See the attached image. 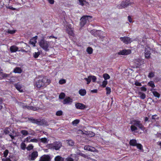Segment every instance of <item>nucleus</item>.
I'll list each match as a JSON object with an SVG mask.
<instances>
[{
	"label": "nucleus",
	"instance_id": "nucleus-1",
	"mask_svg": "<svg viewBox=\"0 0 161 161\" xmlns=\"http://www.w3.org/2000/svg\"><path fill=\"white\" fill-rule=\"evenodd\" d=\"M1 130L4 132L5 135H8L12 139L19 136V132L15 131L11 126L6 127L4 129H1Z\"/></svg>",
	"mask_w": 161,
	"mask_h": 161
},
{
	"label": "nucleus",
	"instance_id": "nucleus-2",
	"mask_svg": "<svg viewBox=\"0 0 161 161\" xmlns=\"http://www.w3.org/2000/svg\"><path fill=\"white\" fill-rule=\"evenodd\" d=\"M130 123L132 124L130 129L133 131L137 130L136 126L142 130H144L145 129V127L143 125L141 122L138 120H132L131 121Z\"/></svg>",
	"mask_w": 161,
	"mask_h": 161
},
{
	"label": "nucleus",
	"instance_id": "nucleus-3",
	"mask_svg": "<svg viewBox=\"0 0 161 161\" xmlns=\"http://www.w3.org/2000/svg\"><path fill=\"white\" fill-rule=\"evenodd\" d=\"M50 83V80L47 77H44L42 79H39L36 82L35 86L37 88L46 86Z\"/></svg>",
	"mask_w": 161,
	"mask_h": 161
},
{
	"label": "nucleus",
	"instance_id": "nucleus-4",
	"mask_svg": "<svg viewBox=\"0 0 161 161\" xmlns=\"http://www.w3.org/2000/svg\"><path fill=\"white\" fill-rule=\"evenodd\" d=\"M29 120L33 123L39 125H47V121L44 119H35L34 118L30 119Z\"/></svg>",
	"mask_w": 161,
	"mask_h": 161
},
{
	"label": "nucleus",
	"instance_id": "nucleus-5",
	"mask_svg": "<svg viewBox=\"0 0 161 161\" xmlns=\"http://www.w3.org/2000/svg\"><path fill=\"white\" fill-rule=\"evenodd\" d=\"M39 44L40 46L45 51H48L49 50L48 48L50 45V43L49 42L42 39L39 42Z\"/></svg>",
	"mask_w": 161,
	"mask_h": 161
},
{
	"label": "nucleus",
	"instance_id": "nucleus-6",
	"mask_svg": "<svg viewBox=\"0 0 161 161\" xmlns=\"http://www.w3.org/2000/svg\"><path fill=\"white\" fill-rule=\"evenodd\" d=\"M92 17L90 16H84L80 19V25L81 27L83 26L86 24L92 21Z\"/></svg>",
	"mask_w": 161,
	"mask_h": 161
},
{
	"label": "nucleus",
	"instance_id": "nucleus-7",
	"mask_svg": "<svg viewBox=\"0 0 161 161\" xmlns=\"http://www.w3.org/2000/svg\"><path fill=\"white\" fill-rule=\"evenodd\" d=\"M62 144L59 142H56L50 145V148L55 149L56 150H58L61 147Z\"/></svg>",
	"mask_w": 161,
	"mask_h": 161
},
{
	"label": "nucleus",
	"instance_id": "nucleus-8",
	"mask_svg": "<svg viewBox=\"0 0 161 161\" xmlns=\"http://www.w3.org/2000/svg\"><path fill=\"white\" fill-rule=\"evenodd\" d=\"M17 103L20 106L24 108H26L29 110H32L33 111H36L37 110V108L36 107H34L32 106H26L24 104V103L21 102H18Z\"/></svg>",
	"mask_w": 161,
	"mask_h": 161
},
{
	"label": "nucleus",
	"instance_id": "nucleus-9",
	"mask_svg": "<svg viewBox=\"0 0 161 161\" xmlns=\"http://www.w3.org/2000/svg\"><path fill=\"white\" fill-rule=\"evenodd\" d=\"M20 133L22 134V136L24 137L29 135H34L35 133L33 130L27 131L25 130H21Z\"/></svg>",
	"mask_w": 161,
	"mask_h": 161
},
{
	"label": "nucleus",
	"instance_id": "nucleus-10",
	"mask_svg": "<svg viewBox=\"0 0 161 161\" xmlns=\"http://www.w3.org/2000/svg\"><path fill=\"white\" fill-rule=\"evenodd\" d=\"M120 40L125 44H128L130 43L132 41L129 37L127 36L121 37Z\"/></svg>",
	"mask_w": 161,
	"mask_h": 161
},
{
	"label": "nucleus",
	"instance_id": "nucleus-11",
	"mask_svg": "<svg viewBox=\"0 0 161 161\" xmlns=\"http://www.w3.org/2000/svg\"><path fill=\"white\" fill-rule=\"evenodd\" d=\"M66 28L67 32L69 35L72 36H74V34L71 25L67 24Z\"/></svg>",
	"mask_w": 161,
	"mask_h": 161
},
{
	"label": "nucleus",
	"instance_id": "nucleus-12",
	"mask_svg": "<svg viewBox=\"0 0 161 161\" xmlns=\"http://www.w3.org/2000/svg\"><path fill=\"white\" fill-rule=\"evenodd\" d=\"M73 102V99L69 97H66L63 100V103L64 104H70Z\"/></svg>",
	"mask_w": 161,
	"mask_h": 161
},
{
	"label": "nucleus",
	"instance_id": "nucleus-13",
	"mask_svg": "<svg viewBox=\"0 0 161 161\" xmlns=\"http://www.w3.org/2000/svg\"><path fill=\"white\" fill-rule=\"evenodd\" d=\"M151 54V49L149 47L146 48L145 52V58H149L150 57Z\"/></svg>",
	"mask_w": 161,
	"mask_h": 161
},
{
	"label": "nucleus",
	"instance_id": "nucleus-14",
	"mask_svg": "<svg viewBox=\"0 0 161 161\" xmlns=\"http://www.w3.org/2000/svg\"><path fill=\"white\" fill-rule=\"evenodd\" d=\"M131 52L130 50H123L122 51H120L118 53V54L119 55H127L130 54Z\"/></svg>",
	"mask_w": 161,
	"mask_h": 161
},
{
	"label": "nucleus",
	"instance_id": "nucleus-15",
	"mask_svg": "<svg viewBox=\"0 0 161 161\" xmlns=\"http://www.w3.org/2000/svg\"><path fill=\"white\" fill-rule=\"evenodd\" d=\"M75 106L77 108L80 109H84L86 108V106L85 105L80 103H76Z\"/></svg>",
	"mask_w": 161,
	"mask_h": 161
},
{
	"label": "nucleus",
	"instance_id": "nucleus-16",
	"mask_svg": "<svg viewBox=\"0 0 161 161\" xmlns=\"http://www.w3.org/2000/svg\"><path fill=\"white\" fill-rule=\"evenodd\" d=\"M51 158L48 155H44L41 157L39 161H50Z\"/></svg>",
	"mask_w": 161,
	"mask_h": 161
},
{
	"label": "nucleus",
	"instance_id": "nucleus-17",
	"mask_svg": "<svg viewBox=\"0 0 161 161\" xmlns=\"http://www.w3.org/2000/svg\"><path fill=\"white\" fill-rule=\"evenodd\" d=\"M84 149L85 150L93 152H95L96 150L95 148L90 146H85L84 147Z\"/></svg>",
	"mask_w": 161,
	"mask_h": 161
},
{
	"label": "nucleus",
	"instance_id": "nucleus-18",
	"mask_svg": "<svg viewBox=\"0 0 161 161\" xmlns=\"http://www.w3.org/2000/svg\"><path fill=\"white\" fill-rule=\"evenodd\" d=\"M37 38V36H36L31 39L30 43L32 45L33 47H35V44L37 42L36 40Z\"/></svg>",
	"mask_w": 161,
	"mask_h": 161
},
{
	"label": "nucleus",
	"instance_id": "nucleus-19",
	"mask_svg": "<svg viewBox=\"0 0 161 161\" xmlns=\"http://www.w3.org/2000/svg\"><path fill=\"white\" fill-rule=\"evenodd\" d=\"M38 152L36 151H35L33 152L30 156L31 157L32 160H35L38 156Z\"/></svg>",
	"mask_w": 161,
	"mask_h": 161
},
{
	"label": "nucleus",
	"instance_id": "nucleus-20",
	"mask_svg": "<svg viewBox=\"0 0 161 161\" xmlns=\"http://www.w3.org/2000/svg\"><path fill=\"white\" fill-rule=\"evenodd\" d=\"M10 50L12 53L18 51V47L15 45H13L10 47Z\"/></svg>",
	"mask_w": 161,
	"mask_h": 161
},
{
	"label": "nucleus",
	"instance_id": "nucleus-21",
	"mask_svg": "<svg viewBox=\"0 0 161 161\" xmlns=\"http://www.w3.org/2000/svg\"><path fill=\"white\" fill-rule=\"evenodd\" d=\"M143 61L140 59H137L135 60V63L136 64V67H139L143 64Z\"/></svg>",
	"mask_w": 161,
	"mask_h": 161
},
{
	"label": "nucleus",
	"instance_id": "nucleus-22",
	"mask_svg": "<svg viewBox=\"0 0 161 161\" xmlns=\"http://www.w3.org/2000/svg\"><path fill=\"white\" fill-rule=\"evenodd\" d=\"M79 93L81 96H84L86 94V92L85 89H81L79 91Z\"/></svg>",
	"mask_w": 161,
	"mask_h": 161
},
{
	"label": "nucleus",
	"instance_id": "nucleus-23",
	"mask_svg": "<svg viewBox=\"0 0 161 161\" xmlns=\"http://www.w3.org/2000/svg\"><path fill=\"white\" fill-rule=\"evenodd\" d=\"M13 4L14 5H20V3H19L17 0H9V4Z\"/></svg>",
	"mask_w": 161,
	"mask_h": 161
},
{
	"label": "nucleus",
	"instance_id": "nucleus-24",
	"mask_svg": "<svg viewBox=\"0 0 161 161\" xmlns=\"http://www.w3.org/2000/svg\"><path fill=\"white\" fill-rule=\"evenodd\" d=\"M54 161H64V159L60 156H58L55 157Z\"/></svg>",
	"mask_w": 161,
	"mask_h": 161
},
{
	"label": "nucleus",
	"instance_id": "nucleus-25",
	"mask_svg": "<svg viewBox=\"0 0 161 161\" xmlns=\"http://www.w3.org/2000/svg\"><path fill=\"white\" fill-rule=\"evenodd\" d=\"M15 86L16 89L20 92H23V89L20 85L17 84L15 85Z\"/></svg>",
	"mask_w": 161,
	"mask_h": 161
},
{
	"label": "nucleus",
	"instance_id": "nucleus-26",
	"mask_svg": "<svg viewBox=\"0 0 161 161\" xmlns=\"http://www.w3.org/2000/svg\"><path fill=\"white\" fill-rule=\"evenodd\" d=\"M129 143L130 145L133 146H136L137 144L136 141L135 139H132L130 141Z\"/></svg>",
	"mask_w": 161,
	"mask_h": 161
},
{
	"label": "nucleus",
	"instance_id": "nucleus-27",
	"mask_svg": "<svg viewBox=\"0 0 161 161\" xmlns=\"http://www.w3.org/2000/svg\"><path fill=\"white\" fill-rule=\"evenodd\" d=\"M22 70L19 67L15 68L14 71L13 72L15 73H21Z\"/></svg>",
	"mask_w": 161,
	"mask_h": 161
},
{
	"label": "nucleus",
	"instance_id": "nucleus-28",
	"mask_svg": "<svg viewBox=\"0 0 161 161\" xmlns=\"http://www.w3.org/2000/svg\"><path fill=\"white\" fill-rule=\"evenodd\" d=\"M118 7L119 8H124L126 7L127 5H126L125 2L123 1L121 4L120 5H118Z\"/></svg>",
	"mask_w": 161,
	"mask_h": 161
},
{
	"label": "nucleus",
	"instance_id": "nucleus-29",
	"mask_svg": "<svg viewBox=\"0 0 161 161\" xmlns=\"http://www.w3.org/2000/svg\"><path fill=\"white\" fill-rule=\"evenodd\" d=\"M32 137L31 136H28L25 139L24 142H31V140Z\"/></svg>",
	"mask_w": 161,
	"mask_h": 161
},
{
	"label": "nucleus",
	"instance_id": "nucleus-30",
	"mask_svg": "<svg viewBox=\"0 0 161 161\" xmlns=\"http://www.w3.org/2000/svg\"><path fill=\"white\" fill-rule=\"evenodd\" d=\"M138 94L140 95V97L142 99H144L146 98V95L144 93L139 92Z\"/></svg>",
	"mask_w": 161,
	"mask_h": 161
},
{
	"label": "nucleus",
	"instance_id": "nucleus-31",
	"mask_svg": "<svg viewBox=\"0 0 161 161\" xmlns=\"http://www.w3.org/2000/svg\"><path fill=\"white\" fill-rule=\"evenodd\" d=\"M152 92L154 96L158 98L159 97L160 94L158 92L155 91H153Z\"/></svg>",
	"mask_w": 161,
	"mask_h": 161
},
{
	"label": "nucleus",
	"instance_id": "nucleus-32",
	"mask_svg": "<svg viewBox=\"0 0 161 161\" xmlns=\"http://www.w3.org/2000/svg\"><path fill=\"white\" fill-rule=\"evenodd\" d=\"M101 32L100 30H96V32H95V36H98L100 38H101L100 34H101Z\"/></svg>",
	"mask_w": 161,
	"mask_h": 161
},
{
	"label": "nucleus",
	"instance_id": "nucleus-33",
	"mask_svg": "<svg viewBox=\"0 0 161 161\" xmlns=\"http://www.w3.org/2000/svg\"><path fill=\"white\" fill-rule=\"evenodd\" d=\"M84 79L87 81V84H89L91 81V75L89 76L88 78H85Z\"/></svg>",
	"mask_w": 161,
	"mask_h": 161
},
{
	"label": "nucleus",
	"instance_id": "nucleus-34",
	"mask_svg": "<svg viewBox=\"0 0 161 161\" xmlns=\"http://www.w3.org/2000/svg\"><path fill=\"white\" fill-rule=\"evenodd\" d=\"M33 147H34L32 144H30L26 148L28 151H30L33 149Z\"/></svg>",
	"mask_w": 161,
	"mask_h": 161
},
{
	"label": "nucleus",
	"instance_id": "nucleus-35",
	"mask_svg": "<svg viewBox=\"0 0 161 161\" xmlns=\"http://www.w3.org/2000/svg\"><path fill=\"white\" fill-rule=\"evenodd\" d=\"M148 85L150 86L151 87L153 88H154L155 87V85L153 82L150 81L148 83Z\"/></svg>",
	"mask_w": 161,
	"mask_h": 161
},
{
	"label": "nucleus",
	"instance_id": "nucleus-36",
	"mask_svg": "<svg viewBox=\"0 0 161 161\" xmlns=\"http://www.w3.org/2000/svg\"><path fill=\"white\" fill-rule=\"evenodd\" d=\"M40 140V141L44 143H47V139L45 138H42L41 139H39V141Z\"/></svg>",
	"mask_w": 161,
	"mask_h": 161
},
{
	"label": "nucleus",
	"instance_id": "nucleus-37",
	"mask_svg": "<svg viewBox=\"0 0 161 161\" xmlns=\"http://www.w3.org/2000/svg\"><path fill=\"white\" fill-rule=\"evenodd\" d=\"M103 77L105 80L109 79L110 78L109 75L107 73H105L103 74Z\"/></svg>",
	"mask_w": 161,
	"mask_h": 161
},
{
	"label": "nucleus",
	"instance_id": "nucleus-38",
	"mask_svg": "<svg viewBox=\"0 0 161 161\" xmlns=\"http://www.w3.org/2000/svg\"><path fill=\"white\" fill-rule=\"evenodd\" d=\"M26 145L24 142H22L20 144L21 148L23 150H25L26 148Z\"/></svg>",
	"mask_w": 161,
	"mask_h": 161
},
{
	"label": "nucleus",
	"instance_id": "nucleus-39",
	"mask_svg": "<svg viewBox=\"0 0 161 161\" xmlns=\"http://www.w3.org/2000/svg\"><path fill=\"white\" fill-rule=\"evenodd\" d=\"M108 84V81L106 80H104L102 82L101 86L103 87H105Z\"/></svg>",
	"mask_w": 161,
	"mask_h": 161
},
{
	"label": "nucleus",
	"instance_id": "nucleus-40",
	"mask_svg": "<svg viewBox=\"0 0 161 161\" xmlns=\"http://www.w3.org/2000/svg\"><path fill=\"white\" fill-rule=\"evenodd\" d=\"M40 52H35L33 53V57L35 58H36L38 57L40 55Z\"/></svg>",
	"mask_w": 161,
	"mask_h": 161
},
{
	"label": "nucleus",
	"instance_id": "nucleus-41",
	"mask_svg": "<svg viewBox=\"0 0 161 161\" xmlns=\"http://www.w3.org/2000/svg\"><path fill=\"white\" fill-rule=\"evenodd\" d=\"M86 51L89 54H91L92 53L93 50L91 47H88Z\"/></svg>",
	"mask_w": 161,
	"mask_h": 161
},
{
	"label": "nucleus",
	"instance_id": "nucleus-42",
	"mask_svg": "<svg viewBox=\"0 0 161 161\" xmlns=\"http://www.w3.org/2000/svg\"><path fill=\"white\" fill-rule=\"evenodd\" d=\"M16 31L15 30H10V29H8L7 31L8 33L10 34H13Z\"/></svg>",
	"mask_w": 161,
	"mask_h": 161
},
{
	"label": "nucleus",
	"instance_id": "nucleus-43",
	"mask_svg": "<svg viewBox=\"0 0 161 161\" xmlns=\"http://www.w3.org/2000/svg\"><path fill=\"white\" fill-rule=\"evenodd\" d=\"M2 73V78H4L6 77H8L9 75L10 74H7L5 73H3L2 72H0V74Z\"/></svg>",
	"mask_w": 161,
	"mask_h": 161
},
{
	"label": "nucleus",
	"instance_id": "nucleus-44",
	"mask_svg": "<svg viewBox=\"0 0 161 161\" xmlns=\"http://www.w3.org/2000/svg\"><path fill=\"white\" fill-rule=\"evenodd\" d=\"M65 96V94L63 92L61 93L59 96V98L60 99H63Z\"/></svg>",
	"mask_w": 161,
	"mask_h": 161
},
{
	"label": "nucleus",
	"instance_id": "nucleus-45",
	"mask_svg": "<svg viewBox=\"0 0 161 161\" xmlns=\"http://www.w3.org/2000/svg\"><path fill=\"white\" fill-rule=\"evenodd\" d=\"M154 76V72H150L148 75L149 78H151L153 77Z\"/></svg>",
	"mask_w": 161,
	"mask_h": 161
},
{
	"label": "nucleus",
	"instance_id": "nucleus-46",
	"mask_svg": "<svg viewBox=\"0 0 161 161\" xmlns=\"http://www.w3.org/2000/svg\"><path fill=\"white\" fill-rule=\"evenodd\" d=\"M106 94L107 95L109 94L111 92V88L109 87H107L106 88Z\"/></svg>",
	"mask_w": 161,
	"mask_h": 161
},
{
	"label": "nucleus",
	"instance_id": "nucleus-47",
	"mask_svg": "<svg viewBox=\"0 0 161 161\" xmlns=\"http://www.w3.org/2000/svg\"><path fill=\"white\" fill-rule=\"evenodd\" d=\"M9 152L8 150L6 149L3 152V154L4 157L5 158L6 157L8 153Z\"/></svg>",
	"mask_w": 161,
	"mask_h": 161
},
{
	"label": "nucleus",
	"instance_id": "nucleus-48",
	"mask_svg": "<svg viewBox=\"0 0 161 161\" xmlns=\"http://www.w3.org/2000/svg\"><path fill=\"white\" fill-rule=\"evenodd\" d=\"M9 5L10 4H9L8 6H6L7 8H8L13 10H14L16 9V8L13 7L12 6H9Z\"/></svg>",
	"mask_w": 161,
	"mask_h": 161
},
{
	"label": "nucleus",
	"instance_id": "nucleus-49",
	"mask_svg": "<svg viewBox=\"0 0 161 161\" xmlns=\"http://www.w3.org/2000/svg\"><path fill=\"white\" fill-rule=\"evenodd\" d=\"M39 142V139H37L36 138H31V142H35V143H37Z\"/></svg>",
	"mask_w": 161,
	"mask_h": 161
},
{
	"label": "nucleus",
	"instance_id": "nucleus-50",
	"mask_svg": "<svg viewBox=\"0 0 161 161\" xmlns=\"http://www.w3.org/2000/svg\"><path fill=\"white\" fill-rule=\"evenodd\" d=\"M137 147L139 149L141 150L142 149V146L140 144L137 143V145H136Z\"/></svg>",
	"mask_w": 161,
	"mask_h": 161
},
{
	"label": "nucleus",
	"instance_id": "nucleus-51",
	"mask_svg": "<svg viewBox=\"0 0 161 161\" xmlns=\"http://www.w3.org/2000/svg\"><path fill=\"white\" fill-rule=\"evenodd\" d=\"M66 82V81L65 79H61L59 80V83L60 84H63L65 83Z\"/></svg>",
	"mask_w": 161,
	"mask_h": 161
},
{
	"label": "nucleus",
	"instance_id": "nucleus-52",
	"mask_svg": "<svg viewBox=\"0 0 161 161\" xmlns=\"http://www.w3.org/2000/svg\"><path fill=\"white\" fill-rule=\"evenodd\" d=\"M63 112L61 110H59L56 113V115L58 116H60L62 115Z\"/></svg>",
	"mask_w": 161,
	"mask_h": 161
},
{
	"label": "nucleus",
	"instance_id": "nucleus-53",
	"mask_svg": "<svg viewBox=\"0 0 161 161\" xmlns=\"http://www.w3.org/2000/svg\"><path fill=\"white\" fill-rule=\"evenodd\" d=\"M91 80L92 79V81L93 82H95L97 79L96 77L93 75H91Z\"/></svg>",
	"mask_w": 161,
	"mask_h": 161
},
{
	"label": "nucleus",
	"instance_id": "nucleus-54",
	"mask_svg": "<svg viewBox=\"0 0 161 161\" xmlns=\"http://www.w3.org/2000/svg\"><path fill=\"white\" fill-rule=\"evenodd\" d=\"M79 121L78 120L76 119L72 122V124L74 125H76L79 123Z\"/></svg>",
	"mask_w": 161,
	"mask_h": 161
},
{
	"label": "nucleus",
	"instance_id": "nucleus-55",
	"mask_svg": "<svg viewBox=\"0 0 161 161\" xmlns=\"http://www.w3.org/2000/svg\"><path fill=\"white\" fill-rule=\"evenodd\" d=\"M68 144L69 145L72 146L74 145V142L72 140H69L68 141Z\"/></svg>",
	"mask_w": 161,
	"mask_h": 161
},
{
	"label": "nucleus",
	"instance_id": "nucleus-56",
	"mask_svg": "<svg viewBox=\"0 0 161 161\" xmlns=\"http://www.w3.org/2000/svg\"><path fill=\"white\" fill-rule=\"evenodd\" d=\"M79 4L82 6H83L84 3L86 2V1L84 0H79Z\"/></svg>",
	"mask_w": 161,
	"mask_h": 161
},
{
	"label": "nucleus",
	"instance_id": "nucleus-57",
	"mask_svg": "<svg viewBox=\"0 0 161 161\" xmlns=\"http://www.w3.org/2000/svg\"><path fill=\"white\" fill-rule=\"evenodd\" d=\"M3 107V100L1 98H0V110Z\"/></svg>",
	"mask_w": 161,
	"mask_h": 161
},
{
	"label": "nucleus",
	"instance_id": "nucleus-58",
	"mask_svg": "<svg viewBox=\"0 0 161 161\" xmlns=\"http://www.w3.org/2000/svg\"><path fill=\"white\" fill-rule=\"evenodd\" d=\"M15 78V77H12L10 78V82L11 83H13L14 82Z\"/></svg>",
	"mask_w": 161,
	"mask_h": 161
},
{
	"label": "nucleus",
	"instance_id": "nucleus-59",
	"mask_svg": "<svg viewBox=\"0 0 161 161\" xmlns=\"http://www.w3.org/2000/svg\"><path fill=\"white\" fill-rule=\"evenodd\" d=\"M125 3L126 4V5H127V6L130 5L131 4V2L130 1L128 0H126L125 1Z\"/></svg>",
	"mask_w": 161,
	"mask_h": 161
},
{
	"label": "nucleus",
	"instance_id": "nucleus-60",
	"mask_svg": "<svg viewBox=\"0 0 161 161\" xmlns=\"http://www.w3.org/2000/svg\"><path fill=\"white\" fill-rule=\"evenodd\" d=\"M141 91H142L145 92L147 91V88L144 86H142V87H141Z\"/></svg>",
	"mask_w": 161,
	"mask_h": 161
},
{
	"label": "nucleus",
	"instance_id": "nucleus-61",
	"mask_svg": "<svg viewBox=\"0 0 161 161\" xmlns=\"http://www.w3.org/2000/svg\"><path fill=\"white\" fill-rule=\"evenodd\" d=\"M135 85L136 86H142V85L140 83L137 81L135 82Z\"/></svg>",
	"mask_w": 161,
	"mask_h": 161
},
{
	"label": "nucleus",
	"instance_id": "nucleus-62",
	"mask_svg": "<svg viewBox=\"0 0 161 161\" xmlns=\"http://www.w3.org/2000/svg\"><path fill=\"white\" fill-rule=\"evenodd\" d=\"M128 19L129 21L131 23L132 22V20L130 16H128Z\"/></svg>",
	"mask_w": 161,
	"mask_h": 161
},
{
	"label": "nucleus",
	"instance_id": "nucleus-63",
	"mask_svg": "<svg viewBox=\"0 0 161 161\" xmlns=\"http://www.w3.org/2000/svg\"><path fill=\"white\" fill-rule=\"evenodd\" d=\"M95 32H96V30H92L91 32V34L92 35H93L94 36H95Z\"/></svg>",
	"mask_w": 161,
	"mask_h": 161
},
{
	"label": "nucleus",
	"instance_id": "nucleus-64",
	"mask_svg": "<svg viewBox=\"0 0 161 161\" xmlns=\"http://www.w3.org/2000/svg\"><path fill=\"white\" fill-rule=\"evenodd\" d=\"M2 161H11L9 158H3L2 159Z\"/></svg>",
	"mask_w": 161,
	"mask_h": 161
}]
</instances>
